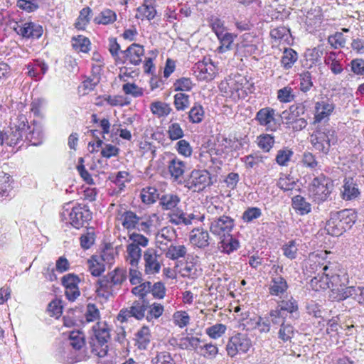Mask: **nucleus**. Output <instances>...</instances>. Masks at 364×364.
<instances>
[{
  "instance_id": "nucleus-27",
  "label": "nucleus",
  "mask_w": 364,
  "mask_h": 364,
  "mask_svg": "<svg viewBox=\"0 0 364 364\" xmlns=\"http://www.w3.org/2000/svg\"><path fill=\"white\" fill-rule=\"evenodd\" d=\"M137 11L143 18L149 21L154 19L156 15V0H144L142 5L137 8Z\"/></svg>"
},
{
  "instance_id": "nucleus-50",
  "label": "nucleus",
  "mask_w": 364,
  "mask_h": 364,
  "mask_svg": "<svg viewBox=\"0 0 364 364\" xmlns=\"http://www.w3.org/2000/svg\"><path fill=\"white\" fill-rule=\"evenodd\" d=\"M294 335V327L290 324H285L280 327L278 338L283 342L291 341Z\"/></svg>"
},
{
  "instance_id": "nucleus-37",
  "label": "nucleus",
  "mask_w": 364,
  "mask_h": 364,
  "mask_svg": "<svg viewBox=\"0 0 364 364\" xmlns=\"http://www.w3.org/2000/svg\"><path fill=\"white\" fill-rule=\"evenodd\" d=\"M150 109L152 113L159 117L168 115L172 110L168 104L159 101L151 103Z\"/></svg>"
},
{
  "instance_id": "nucleus-44",
  "label": "nucleus",
  "mask_w": 364,
  "mask_h": 364,
  "mask_svg": "<svg viewBox=\"0 0 364 364\" xmlns=\"http://www.w3.org/2000/svg\"><path fill=\"white\" fill-rule=\"evenodd\" d=\"M218 38L220 43V46L218 48L220 53H225L232 48L233 36L231 33L225 32L220 36H218Z\"/></svg>"
},
{
  "instance_id": "nucleus-26",
  "label": "nucleus",
  "mask_w": 364,
  "mask_h": 364,
  "mask_svg": "<svg viewBox=\"0 0 364 364\" xmlns=\"http://www.w3.org/2000/svg\"><path fill=\"white\" fill-rule=\"evenodd\" d=\"M186 168V164L176 158L168 162V172L174 181H178L183 175Z\"/></svg>"
},
{
  "instance_id": "nucleus-6",
  "label": "nucleus",
  "mask_w": 364,
  "mask_h": 364,
  "mask_svg": "<svg viewBox=\"0 0 364 364\" xmlns=\"http://www.w3.org/2000/svg\"><path fill=\"white\" fill-rule=\"evenodd\" d=\"M251 346L252 342L247 335L237 333L229 339L225 348L228 355L233 358L237 354L247 353Z\"/></svg>"
},
{
  "instance_id": "nucleus-24",
  "label": "nucleus",
  "mask_w": 364,
  "mask_h": 364,
  "mask_svg": "<svg viewBox=\"0 0 364 364\" xmlns=\"http://www.w3.org/2000/svg\"><path fill=\"white\" fill-rule=\"evenodd\" d=\"M334 109L333 103L328 101L317 102L315 105L314 123L320 122L321 120L328 117Z\"/></svg>"
},
{
  "instance_id": "nucleus-62",
  "label": "nucleus",
  "mask_w": 364,
  "mask_h": 364,
  "mask_svg": "<svg viewBox=\"0 0 364 364\" xmlns=\"http://www.w3.org/2000/svg\"><path fill=\"white\" fill-rule=\"evenodd\" d=\"M328 42L334 48H338L345 46L346 40L342 33L337 32L328 37Z\"/></svg>"
},
{
  "instance_id": "nucleus-46",
  "label": "nucleus",
  "mask_w": 364,
  "mask_h": 364,
  "mask_svg": "<svg viewBox=\"0 0 364 364\" xmlns=\"http://www.w3.org/2000/svg\"><path fill=\"white\" fill-rule=\"evenodd\" d=\"M257 144L264 151L268 152L274 144V137L270 134H262L258 136Z\"/></svg>"
},
{
  "instance_id": "nucleus-34",
  "label": "nucleus",
  "mask_w": 364,
  "mask_h": 364,
  "mask_svg": "<svg viewBox=\"0 0 364 364\" xmlns=\"http://www.w3.org/2000/svg\"><path fill=\"white\" fill-rule=\"evenodd\" d=\"M181 198L176 194H165L160 198V204L165 210H172L177 207Z\"/></svg>"
},
{
  "instance_id": "nucleus-55",
  "label": "nucleus",
  "mask_w": 364,
  "mask_h": 364,
  "mask_svg": "<svg viewBox=\"0 0 364 364\" xmlns=\"http://www.w3.org/2000/svg\"><path fill=\"white\" fill-rule=\"evenodd\" d=\"M151 291V282H146L136 286L132 289V293L139 297V300L145 299L146 295Z\"/></svg>"
},
{
  "instance_id": "nucleus-60",
  "label": "nucleus",
  "mask_w": 364,
  "mask_h": 364,
  "mask_svg": "<svg viewBox=\"0 0 364 364\" xmlns=\"http://www.w3.org/2000/svg\"><path fill=\"white\" fill-rule=\"evenodd\" d=\"M262 215L261 210L258 208H248L242 214V218L245 222L250 223L258 218Z\"/></svg>"
},
{
  "instance_id": "nucleus-4",
  "label": "nucleus",
  "mask_w": 364,
  "mask_h": 364,
  "mask_svg": "<svg viewBox=\"0 0 364 364\" xmlns=\"http://www.w3.org/2000/svg\"><path fill=\"white\" fill-rule=\"evenodd\" d=\"M114 255V252H100V254L92 255L87 261L91 274L94 277L100 276L105 271L106 265L113 263Z\"/></svg>"
},
{
  "instance_id": "nucleus-36",
  "label": "nucleus",
  "mask_w": 364,
  "mask_h": 364,
  "mask_svg": "<svg viewBox=\"0 0 364 364\" xmlns=\"http://www.w3.org/2000/svg\"><path fill=\"white\" fill-rule=\"evenodd\" d=\"M129 239L132 242L127 246V250H141L139 246L144 247L148 244V239L140 234L132 233Z\"/></svg>"
},
{
  "instance_id": "nucleus-58",
  "label": "nucleus",
  "mask_w": 364,
  "mask_h": 364,
  "mask_svg": "<svg viewBox=\"0 0 364 364\" xmlns=\"http://www.w3.org/2000/svg\"><path fill=\"white\" fill-rule=\"evenodd\" d=\"M168 134L170 139L172 141L181 139L184 134L183 131L178 123H173L169 125L168 129Z\"/></svg>"
},
{
  "instance_id": "nucleus-1",
  "label": "nucleus",
  "mask_w": 364,
  "mask_h": 364,
  "mask_svg": "<svg viewBox=\"0 0 364 364\" xmlns=\"http://www.w3.org/2000/svg\"><path fill=\"white\" fill-rule=\"evenodd\" d=\"M209 220L210 231L213 235L224 237L220 242L224 250H236L240 247L238 240L230 234L235 227L233 218L223 215L213 216Z\"/></svg>"
},
{
  "instance_id": "nucleus-21",
  "label": "nucleus",
  "mask_w": 364,
  "mask_h": 364,
  "mask_svg": "<svg viewBox=\"0 0 364 364\" xmlns=\"http://www.w3.org/2000/svg\"><path fill=\"white\" fill-rule=\"evenodd\" d=\"M304 112L305 107L303 105H293L289 109L283 111L280 116L286 124H292L297 117L304 114Z\"/></svg>"
},
{
  "instance_id": "nucleus-32",
  "label": "nucleus",
  "mask_w": 364,
  "mask_h": 364,
  "mask_svg": "<svg viewBox=\"0 0 364 364\" xmlns=\"http://www.w3.org/2000/svg\"><path fill=\"white\" fill-rule=\"evenodd\" d=\"M292 207L300 215L308 214L311 210V204L299 195L292 198Z\"/></svg>"
},
{
  "instance_id": "nucleus-56",
  "label": "nucleus",
  "mask_w": 364,
  "mask_h": 364,
  "mask_svg": "<svg viewBox=\"0 0 364 364\" xmlns=\"http://www.w3.org/2000/svg\"><path fill=\"white\" fill-rule=\"evenodd\" d=\"M200 353L205 358H213L218 353V348L212 343H205L203 346H199Z\"/></svg>"
},
{
  "instance_id": "nucleus-12",
  "label": "nucleus",
  "mask_w": 364,
  "mask_h": 364,
  "mask_svg": "<svg viewBox=\"0 0 364 364\" xmlns=\"http://www.w3.org/2000/svg\"><path fill=\"white\" fill-rule=\"evenodd\" d=\"M344 213L339 212L331 213L329 220L326 222L325 230L328 235L339 236L346 230V226L343 225L342 219Z\"/></svg>"
},
{
  "instance_id": "nucleus-25",
  "label": "nucleus",
  "mask_w": 364,
  "mask_h": 364,
  "mask_svg": "<svg viewBox=\"0 0 364 364\" xmlns=\"http://www.w3.org/2000/svg\"><path fill=\"white\" fill-rule=\"evenodd\" d=\"M208 232L199 229L193 230L190 235V242L198 248H205L208 246Z\"/></svg>"
},
{
  "instance_id": "nucleus-19",
  "label": "nucleus",
  "mask_w": 364,
  "mask_h": 364,
  "mask_svg": "<svg viewBox=\"0 0 364 364\" xmlns=\"http://www.w3.org/2000/svg\"><path fill=\"white\" fill-rule=\"evenodd\" d=\"M97 285V295L105 299H108L118 291L116 287L112 286L111 280L107 278V274L98 279Z\"/></svg>"
},
{
  "instance_id": "nucleus-57",
  "label": "nucleus",
  "mask_w": 364,
  "mask_h": 364,
  "mask_svg": "<svg viewBox=\"0 0 364 364\" xmlns=\"http://www.w3.org/2000/svg\"><path fill=\"white\" fill-rule=\"evenodd\" d=\"M296 185V182L293 178L285 175L282 176L277 182V186L284 191L293 190L295 188Z\"/></svg>"
},
{
  "instance_id": "nucleus-15",
  "label": "nucleus",
  "mask_w": 364,
  "mask_h": 364,
  "mask_svg": "<svg viewBox=\"0 0 364 364\" xmlns=\"http://www.w3.org/2000/svg\"><path fill=\"white\" fill-rule=\"evenodd\" d=\"M141 252H128L126 258L132 267L129 269V282L133 285H136L141 283V274L140 272L134 269L138 264L141 257Z\"/></svg>"
},
{
  "instance_id": "nucleus-18",
  "label": "nucleus",
  "mask_w": 364,
  "mask_h": 364,
  "mask_svg": "<svg viewBox=\"0 0 364 364\" xmlns=\"http://www.w3.org/2000/svg\"><path fill=\"white\" fill-rule=\"evenodd\" d=\"M169 217V221L172 224L184 225L192 224L193 221L195 220H202L204 218L203 215L200 216L199 215H196L194 213L187 214L183 210H176V212L171 214Z\"/></svg>"
},
{
  "instance_id": "nucleus-42",
  "label": "nucleus",
  "mask_w": 364,
  "mask_h": 364,
  "mask_svg": "<svg viewBox=\"0 0 364 364\" xmlns=\"http://www.w3.org/2000/svg\"><path fill=\"white\" fill-rule=\"evenodd\" d=\"M287 314L280 311L277 307L271 310L269 312V321L274 326H279L280 327L285 325Z\"/></svg>"
},
{
  "instance_id": "nucleus-64",
  "label": "nucleus",
  "mask_w": 364,
  "mask_h": 364,
  "mask_svg": "<svg viewBox=\"0 0 364 364\" xmlns=\"http://www.w3.org/2000/svg\"><path fill=\"white\" fill-rule=\"evenodd\" d=\"M351 71L358 75H364V60L356 58L350 62Z\"/></svg>"
},
{
  "instance_id": "nucleus-45",
  "label": "nucleus",
  "mask_w": 364,
  "mask_h": 364,
  "mask_svg": "<svg viewBox=\"0 0 364 364\" xmlns=\"http://www.w3.org/2000/svg\"><path fill=\"white\" fill-rule=\"evenodd\" d=\"M11 176L4 173H0V197L7 196L11 190Z\"/></svg>"
},
{
  "instance_id": "nucleus-63",
  "label": "nucleus",
  "mask_w": 364,
  "mask_h": 364,
  "mask_svg": "<svg viewBox=\"0 0 364 364\" xmlns=\"http://www.w3.org/2000/svg\"><path fill=\"white\" fill-rule=\"evenodd\" d=\"M152 364H175L171 354L168 352H161L152 360Z\"/></svg>"
},
{
  "instance_id": "nucleus-10",
  "label": "nucleus",
  "mask_w": 364,
  "mask_h": 364,
  "mask_svg": "<svg viewBox=\"0 0 364 364\" xmlns=\"http://www.w3.org/2000/svg\"><path fill=\"white\" fill-rule=\"evenodd\" d=\"M14 30L25 38H38L43 33V27L34 22L16 23Z\"/></svg>"
},
{
  "instance_id": "nucleus-5",
  "label": "nucleus",
  "mask_w": 364,
  "mask_h": 364,
  "mask_svg": "<svg viewBox=\"0 0 364 364\" xmlns=\"http://www.w3.org/2000/svg\"><path fill=\"white\" fill-rule=\"evenodd\" d=\"M122 226L127 230L136 229L139 231L149 232L152 221L149 218L138 217L135 213L125 211L120 218Z\"/></svg>"
},
{
  "instance_id": "nucleus-52",
  "label": "nucleus",
  "mask_w": 364,
  "mask_h": 364,
  "mask_svg": "<svg viewBox=\"0 0 364 364\" xmlns=\"http://www.w3.org/2000/svg\"><path fill=\"white\" fill-rule=\"evenodd\" d=\"M23 134L21 132L11 127V132L9 134H4L5 143L11 146L18 144L20 140H22Z\"/></svg>"
},
{
  "instance_id": "nucleus-9",
  "label": "nucleus",
  "mask_w": 364,
  "mask_h": 364,
  "mask_svg": "<svg viewBox=\"0 0 364 364\" xmlns=\"http://www.w3.org/2000/svg\"><path fill=\"white\" fill-rule=\"evenodd\" d=\"M210 174L206 170H193L186 182V187L194 192L203 191L211 183Z\"/></svg>"
},
{
  "instance_id": "nucleus-30",
  "label": "nucleus",
  "mask_w": 364,
  "mask_h": 364,
  "mask_svg": "<svg viewBox=\"0 0 364 364\" xmlns=\"http://www.w3.org/2000/svg\"><path fill=\"white\" fill-rule=\"evenodd\" d=\"M343 188V198L346 200L355 199L360 194L357 185L354 183L352 178L346 180Z\"/></svg>"
},
{
  "instance_id": "nucleus-53",
  "label": "nucleus",
  "mask_w": 364,
  "mask_h": 364,
  "mask_svg": "<svg viewBox=\"0 0 364 364\" xmlns=\"http://www.w3.org/2000/svg\"><path fill=\"white\" fill-rule=\"evenodd\" d=\"M80 245L83 249H90L95 242V232L93 228L87 229L86 233L82 234L80 238Z\"/></svg>"
},
{
  "instance_id": "nucleus-33",
  "label": "nucleus",
  "mask_w": 364,
  "mask_h": 364,
  "mask_svg": "<svg viewBox=\"0 0 364 364\" xmlns=\"http://www.w3.org/2000/svg\"><path fill=\"white\" fill-rule=\"evenodd\" d=\"M107 276V278L111 280L112 286L116 287L118 290L127 279L126 271L119 268H117L114 271L109 272Z\"/></svg>"
},
{
  "instance_id": "nucleus-7",
  "label": "nucleus",
  "mask_w": 364,
  "mask_h": 364,
  "mask_svg": "<svg viewBox=\"0 0 364 364\" xmlns=\"http://www.w3.org/2000/svg\"><path fill=\"white\" fill-rule=\"evenodd\" d=\"M148 306L149 302L146 299L134 301L129 309H123L119 311L117 319L122 323L127 321L131 317L141 320L144 317Z\"/></svg>"
},
{
  "instance_id": "nucleus-54",
  "label": "nucleus",
  "mask_w": 364,
  "mask_h": 364,
  "mask_svg": "<svg viewBox=\"0 0 364 364\" xmlns=\"http://www.w3.org/2000/svg\"><path fill=\"white\" fill-rule=\"evenodd\" d=\"M300 77V90L303 92H306L313 87L311 74L309 71L304 72L299 75Z\"/></svg>"
},
{
  "instance_id": "nucleus-16",
  "label": "nucleus",
  "mask_w": 364,
  "mask_h": 364,
  "mask_svg": "<svg viewBox=\"0 0 364 364\" xmlns=\"http://www.w3.org/2000/svg\"><path fill=\"white\" fill-rule=\"evenodd\" d=\"M69 216L71 225L77 229L82 227L85 222L91 219L90 212L80 206L74 207Z\"/></svg>"
},
{
  "instance_id": "nucleus-41",
  "label": "nucleus",
  "mask_w": 364,
  "mask_h": 364,
  "mask_svg": "<svg viewBox=\"0 0 364 364\" xmlns=\"http://www.w3.org/2000/svg\"><path fill=\"white\" fill-rule=\"evenodd\" d=\"M70 345L75 350H80L85 345V336L80 331H71L69 336Z\"/></svg>"
},
{
  "instance_id": "nucleus-2",
  "label": "nucleus",
  "mask_w": 364,
  "mask_h": 364,
  "mask_svg": "<svg viewBox=\"0 0 364 364\" xmlns=\"http://www.w3.org/2000/svg\"><path fill=\"white\" fill-rule=\"evenodd\" d=\"M92 331L94 336L90 341L91 352L100 358H104L108 352L109 329L106 323L97 322L92 326Z\"/></svg>"
},
{
  "instance_id": "nucleus-48",
  "label": "nucleus",
  "mask_w": 364,
  "mask_h": 364,
  "mask_svg": "<svg viewBox=\"0 0 364 364\" xmlns=\"http://www.w3.org/2000/svg\"><path fill=\"white\" fill-rule=\"evenodd\" d=\"M173 104L177 110H185L189 105V96L182 92L177 93L174 96Z\"/></svg>"
},
{
  "instance_id": "nucleus-28",
  "label": "nucleus",
  "mask_w": 364,
  "mask_h": 364,
  "mask_svg": "<svg viewBox=\"0 0 364 364\" xmlns=\"http://www.w3.org/2000/svg\"><path fill=\"white\" fill-rule=\"evenodd\" d=\"M298 60V53L292 48H285L281 58V65L285 70L291 68Z\"/></svg>"
},
{
  "instance_id": "nucleus-43",
  "label": "nucleus",
  "mask_w": 364,
  "mask_h": 364,
  "mask_svg": "<svg viewBox=\"0 0 364 364\" xmlns=\"http://www.w3.org/2000/svg\"><path fill=\"white\" fill-rule=\"evenodd\" d=\"M226 326L222 323H216L205 329L206 334L211 338L217 339L220 338L226 331Z\"/></svg>"
},
{
  "instance_id": "nucleus-23",
  "label": "nucleus",
  "mask_w": 364,
  "mask_h": 364,
  "mask_svg": "<svg viewBox=\"0 0 364 364\" xmlns=\"http://www.w3.org/2000/svg\"><path fill=\"white\" fill-rule=\"evenodd\" d=\"M287 289L288 285L287 281L280 276L272 278L269 287V294L272 296H278L280 299L283 297Z\"/></svg>"
},
{
  "instance_id": "nucleus-14",
  "label": "nucleus",
  "mask_w": 364,
  "mask_h": 364,
  "mask_svg": "<svg viewBox=\"0 0 364 364\" xmlns=\"http://www.w3.org/2000/svg\"><path fill=\"white\" fill-rule=\"evenodd\" d=\"M357 287L350 286L345 287L344 285L333 284L332 282V289L329 297L336 301H343L348 298H353L356 294Z\"/></svg>"
},
{
  "instance_id": "nucleus-61",
  "label": "nucleus",
  "mask_w": 364,
  "mask_h": 364,
  "mask_svg": "<svg viewBox=\"0 0 364 364\" xmlns=\"http://www.w3.org/2000/svg\"><path fill=\"white\" fill-rule=\"evenodd\" d=\"M176 91H190L193 85L190 78L181 77L173 84Z\"/></svg>"
},
{
  "instance_id": "nucleus-47",
  "label": "nucleus",
  "mask_w": 364,
  "mask_h": 364,
  "mask_svg": "<svg viewBox=\"0 0 364 364\" xmlns=\"http://www.w3.org/2000/svg\"><path fill=\"white\" fill-rule=\"evenodd\" d=\"M294 152L291 149L284 148L277 151L275 160L279 165L287 166Z\"/></svg>"
},
{
  "instance_id": "nucleus-59",
  "label": "nucleus",
  "mask_w": 364,
  "mask_h": 364,
  "mask_svg": "<svg viewBox=\"0 0 364 364\" xmlns=\"http://www.w3.org/2000/svg\"><path fill=\"white\" fill-rule=\"evenodd\" d=\"M174 323L180 328H184L189 323L190 317L186 311H177L173 314Z\"/></svg>"
},
{
  "instance_id": "nucleus-31",
  "label": "nucleus",
  "mask_w": 364,
  "mask_h": 364,
  "mask_svg": "<svg viewBox=\"0 0 364 364\" xmlns=\"http://www.w3.org/2000/svg\"><path fill=\"white\" fill-rule=\"evenodd\" d=\"M150 330L146 326H143L136 333V346L139 350H145L147 348L150 343Z\"/></svg>"
},
{
  "instance_id": "nucleus-40",
  "label": "nucleus",
  "mask_w": 364,
  "mask_h": 364,
  "mask_svg": "<svg viewBox=\"0 0 364 364\" xmlns=\"http://www.w3.org/2000/svg\"><path fill=\"white\" fill-rule=\"evenodd\" d=\"M204 114L203 107L200 105L196 103L188 112V118L192 123H200L203 121Z\"/></svg>"
},
{
  "instance_id": "nucleus-8",
  "label": "nucleus",
  "mask_w": 364,
  "mask_h": 364,
  "mask_svg": "<svg viewBox=\"0 0 364 364\" xmlns=\"http://www.w3.org/2000/svg\"><path fill=\"white\" fill-rule=\"evenodd\" d=\"M331 185L323 176L314 178L309 188L311 196L318 203L324 201L330 195Z\"/></svg>"
},
{
  "instance_id": "nucleus-13",
  "label": "nucleus",
  "mask_w": 364,
  "mask_h": 364,
  "mask_svg": "<svg viewBox=\"0 0 364 364\" xmlns=\"http://www.w3.org/2000/svg\"><path fill=\"white\" fill-rule=\"evenodd\" d=\"M340 280L338 275H333L329 277L328 274L323 272L321 274H318L311 279L310 287L314 291H319L321 289H332V282L336 284Z\"/></svg>"
},
{
  "instance_id": "nucleus-38",
  "label": "nucleus",
  "mask_w": 364,
  "mask_h": 364,
  "mask_svg": "<svg viewBox=\"0 0 364 364\" xmlns=\"http://www.w3.org/2000/svg\"><path fill=\"white\" fill-rule=\"evenodd\" d=\"M92 13V11L89 6L83 8L80 11L77 22L75 24V27L77 29H85L86 26L90 23Z\"/></svg>"
},
{
  "instance_id": "nucleus-51",
  "label": "nucleus",
  "mask_w": 364,
  "mask_h": 364,
  "mask_svg": "<svg viewBox=\"0 0 364 364\" xmlns=\"http://www.w3.org/2000/svg\"><path fill=\"white\" fill-rule=\"evenodd\" d=\"M150 252H146L144 255L146 261V271L151 273L158 272L160 269V264L156 260V258Z\"/></svg>"
},
{
  "instance_id": "nucleus-39",
  "label": "nucleus",
  "mask_w": 364,
  "mask_h": 364,
  "mask_svg": "<svg viewBox=\"0 0 364 364\" xmlns=\"http://www.w3.org/2000/svg\"><path fill=\"white\" fill-rule=\"evenodd\" d=\"M90 42L89 39L82 36L73 37L72 46L77 52L87 53L90 50Z\"/></svg>"
},
{
  "instance_id": "nucleus-49",
  "label": "nucleus",
  "mask_w": 364,
  "mask_h": 364,
  "mask_svg": "<svg viewBox=\"0 0 364 364\" xmlns=\"http://www.w3.org/2000/svg\"><path fill=\"white\" fill-rule=\"evenodd\" d=\"M294 98L295 95L291 87L287 86L277 91V99L281 102H290L294 100Z\"/></svg>"
},
{
  "instance_id": "nucleus-17",
  "label": "nucleus",
  "mask_w": 364,
  "mask_h": 364,
  "mask_svg": "<svg viewBox=\"0 0 364 364\" xmlns=\"http://www.w3.org/2000/svg\"><path fill=\"white\" fill-rule=\"evenodd\" d=\"M208 60L209 62H199L197 65L198 71L196 73L200 80L210 81L215 77L216 68L211 60Z\"/></svg>"
},
{
  "instance_id": "nucleus-29",
  "label": "nucleus",
  "mask_w": 364,
  "mask_h": 364,
  "mask_svg": "<svg viewBox=\"0 0 364 364\" xmlns=\"http://www.w3.org/2000/svg\"><path fill=\"white\" fill-rule=\"evenodd\" d=\"M116 20V13L111 9H106L94 18L93 22L96 24L109 25L115 22Z\"/></svg>"
},
{
  "instance_id": "nucleus-20",
  "label": "nucleus",
  "mask_w": 364,
  "mask_h": 364,
  "mask_svg": "<svg viewBox=\"0 0 364 364\" xmlns=\"http://www.w3.org/2000/svg\"><path fill=\"white\" fill-rule=\"evenodd\" d=\"M175 345L180 349L196 351L199 348L201 341L199 338L187 335L174 340Z\"/></svg>"
},
{
  "instance_id": "nucleus-3",
  "label": "nucleus",
  "mask_w": 364,
  "mask_h": 364,
  "mask_svg": "<svg viewBox=\"0 0 364 364\" xmlns=\"http://www.w3.org/2000/svg\"><path fill=\"white\" fill-rule=\"evenodd\" d=\"M336 141L334 131L326 127L317 129L311 136V142L314 147L324 154L329 151L331 143Z\"/></svg>"
},
{
  "instance_id": "nucleus-11",
  "label": "nucleus",
  "mask_w": 364,
  "mask_h": 364,
  "mask_svg": "<svg viewBox=\"0 0 364 364\" xmlns=\"http://www.w3.org/2000/svg\"><path fill=\"white\" fill-rule=\"evenodd\" d=\"M255 120L260 126L264 127L267 131H275L277 129L275 110L271 107L260 109L256 114Z\"/></svg>"
},
{
  "instance_id": "nucleus-35",
  "label": "nucleus",
  "mask_w": 364,
  "mask_h": 364,
  "mask_svg": "<svg viewBox=\"0 0 364 364\" xmlns=\"http://www.w3.org/2000/svg\"><path fill=\"white\" fill-rule=\"evenodd\" d=\"M286 300L283 299L280 302H279L277 308L280 310V311L294 314L298 311V304L297 301L292 297L290 296L288 298L286 297Z\"/></svg>"
},
{
  "instance_id": "nucleus-22",
  "label": "nucleus",
  "mask_w": 364,
  "mask_h": 364,
  "mask_svg": "<svg viewBox=\"0 0 364 364\" xmlns=\"http://www.w3.org/2000/svg\"><path fill=\"white\" fill-rule=\"evenodd\" d=\"M124 53L127 59L133 65H139L141 62V57L144 55V47L139 44L133 43L129 46Z\"/></svg>"
}]
</instances>
